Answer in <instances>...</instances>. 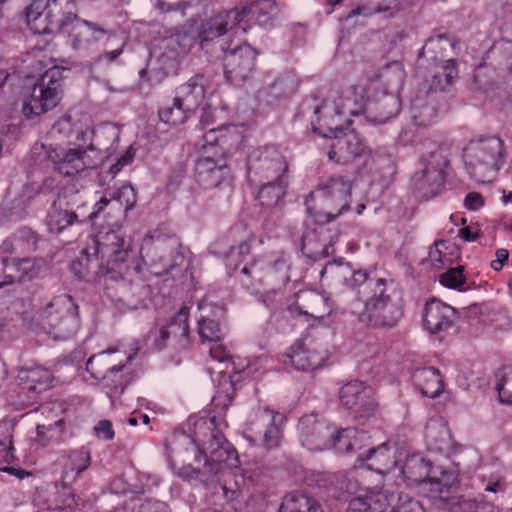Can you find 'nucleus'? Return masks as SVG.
<instances>
[{"instance_id": "2", "label": "nucleus", "mask_w": 512, "mask_h": 512, "mask_svg": "<svg viewBox=\"0 0 512 512\" xmlns=\"http://www.w3.org/2000/svg\"><path fill=\"white\" fill-rule=\"evenodd\" d=\"M275 0H255L248 6L222 10L207 19L199 30L200 42L206 47L210 42L241 29L244 33L253 25H272L279 13Z\"/></svg>"}, {"instance_id": "39", "label": "nucleus", "mask_w": 512, "mask_h": 512, "mask_svg": "<svg viewBox=\"0 0 512 512\" xmlns=\"http://www.w3.org/2000/svg\"><path fill=\"white\" fill-rule=\"evenodd\" d=\"M435 91L431 92V95H416L411 100V117L416 126L427 127L433 124L437 118V110L435 105L432 103V97Z\"/></svg>"}, {"instance_id": "6", "label": "nucleus", "mask_w": 512, "mask_h": 512, "mask_svg": "<svg viewBox=\"0 0 512 512\" xmlns=\"http://www.w3.org/2000/svg\"><path fill=\"white\" fill-rule=\"evenodd\" d=\"M504 141L494 135L471 139L464 148L470 176L481 183L490 182L506 161Z\"/></svg>"}, {"instance_id": "40", "label": "nucleus", "mask_w": 512, "mask_h": 512, "mask_svg": "<svg viewBox=\"0 0 512 512\" xmlns=\"http://www.w3.org/2000/svg\"><path fill=\"white\" fill-rule=\"evenodd\" d=\"M369 436L366 432L356 428H346L337 431L335 436V447L340 453H352L360 451L367 445Z\"/></svg>"}, {"instance_id": "30", "label": "nucleus", "mask_w": 512, "mask_h": 512, "mask_svg": "<svg viewBox=\"0 0 512 512\" xmlns=\"http://www.w3.org/2000/svg\"><path fill=\"white\" fill-rule=\"evenodd\" d=\"M86 150L83 147L53 148L48 151V158L54 163L57 172L64 176H74L90 166L86 161Z\"/></svg>"}, {"instance_id": "46", "label": "nucleus", "mask_w": 512, "mask_h": 512, "mask_svg": "<svg viewBox=\"0 0 512 512\" xmlns=\"http://www.w3.org/2000/svg\"><path fill=\"white\" fill-rule=\"evenodd\" d=\"M261 185L257 199L262 207L272 208L283 199L288 181H265Z\"/></svg>"}, {"instance_id": "55", "label": "nucleus", "mask_w": 512, "mask_h": 512, "mask_svg": "<svg viewBox=\"0 0 512 512\" xmlns=\"http://www.w3.org/2000/svg\"><path fill=\"white\" fill-rule=\"evenodd\" d=\"M499 381L496 389L501 402L512 404V365L504 367L499 371Z\"/></svg>"}, {"instance_id": "50", "label": "nucleus", "mask_w": 512, "mask_h": 512, "mask_svg": "<svg viewBox=\"0 0 512 512\" xmlns=\"http://www.w3.org/2000/svg\"><path fill=\"white\" fill-rule=\"evenodd\" d=\"M191 113L192 111L186 110L183 105L177 104L175 98L171 106L162 107L158 112L162 122L173 126L183 124Z\"/></svg>"}, {"instance_id": "35", "label": "nucleus", "mask_w": 512, "mask_h": 512, "mask_svg": "<svg viewBox=\"0 0 512 512\" xmlns=\"http://www.w3.org/2000/svg\"><path fill=\"white\" fill-rule=\"evenodd\" d=\"M41 237L29 227L23 226L16 230L1 245L4 253H31L38 248Z\"/></svg>"}, {"instance_id": "62", "label": "nucleus", "mask_w": 512, "mask_h": 512, "mask_svg": "<svg viewBox=\"0 0 512 512\" xmlns=\"http://www.w3.org/2000/svg\"><path fill=\"white\" fill-rule=\"evenodd\" d=\"M202 474L204 476H207L208 479L210 477H217L219 474H211L209 472V468L205 470V465L203 466V469H197L194 468L191 464L185 465L178 469L177 475L185 480H191L196 479L198 476Z\"/></svg>"}, {"instance_id": "22", "label": "nucleus", "mask_w": 512, "mask_h": 512, "mask_svg": "<svg viewBox=\"0 0 512 512\" xmlns=\"http://www.w3.org/2000/svg\"><path fill=\"white\" fill-rule=\"evenodd\" d=\"M195 178L201 187L214 189L222 185L230 186L232 182V172L223 154L215 156L207 154L197 159L195 164Z\"/></svg>"}, {"instance_id": "52", "label": "nucleus", "mask_w": 512, "mask_h": 512, "mask_svg": "<svg viewBox=\"0 0 512 512\" xmlns=\"http://www.w3.org/2000/svg\"><path fill=\"white\" fill-rule=\"evenodd\" d=\"M199 335L203 341L219 342L224 338V330L219 321L201 316L199 320Z\"/></svg>"}, {"instance_id": "23", "label": "nucleus", "mask_w": 512, "mask_h": 512, "mask_svg": "<svg viewBox=\"0 0 512 512\" xmlns=\"http://www.w3.org/2000/svg\"><path fill=\"white\" fill-rule=\"evenodd\" d=\"M339 398L354 417H369L374 414L378 406L373 389L358 380L346 383L340 389Z\"/></svg>"}, {"instance_id": "61", "label": "nucleus", "mask_w": 512, "mask_h": 512, "mask_svg": "<svg viewBox=\"0 0 512 512\" xmlns=\"http://www.w3.org/2000/svg\"><path fill=\"white\" fill-rule=\"evenodd\" d=\"M283 286H277V288H273L272 290L262 294L260 296V300L265 304L267 308L270 310H275L281 304L283 294L281 292V288Z\"/></svg>"}, {"instance_id": "28", "label": "nucleus", "mask_w": 512, "mask_h": 512, "mask_svg": "<svg viewBox=\"0 0 512 512\" xmlns=\"http://www.w3.org/2000/svg\"><path fill=\"white\" fill-rule=\"evenodd\" d=\"M315 131H319L324 137L332 138L328 158L338 164H347L352 162V154L348 149L344 129L340 127V122L328 121L327 115L319 117L318 127L314 126Z\"/></svg>"}, {"instance_id": "26", "label": "nucleus", "mask_w": 512, "mask_h": 512, "mask_svg": "<svg viewBox=\"0 0 512 512\" xmlns=\"http://www.w3.org/2000/svg\"><path fill=\"white\" fill-rule=\"evenodd\" d=\"M367 98L362 87L350 86L344 89L340 95L333 101L332 105L326 102L315 108V114H319L322 109L326 113L334 112L337 117L356 116L366 111Z\"/></svg>"}, {"instance_id": "19", "label": "nucleus", "mask_w": 512, "mask_h": 512, "mask_svg": "<svg viewBox=\"0 0 512 512\" xmlns=\"http://www.w3.org/2000/svg\"><path fill=\"white\" fill-rule=\"evenodd\" d=\"M297 430L301 444L311 451H322L335 444L336 431L323 417L311 413L303 415Z\"/></svg>"}, {"instance_id": "27", "label": "nucleus", "mask_w": 512, "mask_h": 512, "mask_svg": "<svg viewBox=\"0 0 512 512\" xmlns=\"http://www.w3.org/2000/svg\"><path fill=\"white\" fill-rule=\"evenodd\" d=\"M45 266L43 258H19L8 262L0 258V270H5L0 289L15 282L30 281L40 275Z\"/></svg>"}, {"instance_id": "59", "label": "nucleus", "mask_w": 512, "mask_h": 512, "mask_svg": "<svg viewBox=\"0 0 512 512\" xmlns=\"http://www.w3.org/2000/svg\"><path fill=\"white\" fill-rule=\"evenodd\" d=\"M464 268L458 266L451 268L440 276V283L448 288L457 289L465 283Z\"/></svg>"}, {"instance_id": "7", "label": "nucleus", "mask_w": 512, "mask_h": 512, "mask_svg": "<svg viewBox=\"0 0 512 512\" xmlns=\"http://www.w3.org/2000/svg\"><path fill=\"white\" fill-rule=\"evenodd\" d=\"M63 70L51 67L22 94V113L26 118L40 116L55 108L63 96Z\"/></svg>"}, {"instance_id": "56", "label": "nucleus", "mask_w": 512, "mask_h": 512, "mask_svg": "<svg viewBox=\"0 0 512 512\" xmlns=\"http://www.w3.org/2000/svg\"><path fill=\"white\" fill-rule=\"evenodd\" d=\"M381 77L386 80L388 84L397 89L400 88L405 79L403 64L398 61L387 64L381 73Z\"/></svg>"}, {"instance_id": "51", "label": "nucleus", "mask_w": 512, "mask_h": 512, "mask_svg": "<svg viewBox=\"0 0 512 512\" xmlns=\"http://www.w3.org/2000/svg\"><path fill=\"white\" fill-rule=\"evenodd\" d=\"M425 437L431 449L443 450L448 445V430L438 422L429 423L426 426Z\"/></svg>"}, {"instance_id": "18", "label": "nucleus", "mask_w": 512, "mask_h": 512, "mask_svg": "<svg viewBox=\"0 0 512 512\" xmlns=\"http://www.w3.org/2000/svg\"><path fill=\"white\" fill-rule=\"evenodd\" d=\"M258 52L248 44L224 49V75L231 84L243 85L255 73Z\"/></svg>"}, {"instance_id": "48", "label": "nucleus", "mask_w": 512, "mask_h": 512, "mask_svg": "<svg viewBox=\"0 0 512 512\" xmlns=\"http://www.w3.org/2000/svg\"><path fill=\"white\" fill-rule=\"evenodd\" d=\"M304 308L302 313L315 319H323L333 310L330 299L319 293L308 294Z\"/></svg>"}, {"instance_id": "63", "label": "nucleus", "mask_w": 512, "mask_h": 512, "mask_svg": "<svg viewBox=\"0 0 512 512\" xmlns=\"http://www.w3.org/2000/svg\"><path fill=\"white\" fill-rule=\"evenodd\" d=\"M483 504L482 500H478L475 498H465L461 497L455 504L452 506L453 512H477L480 505Z\"/></svg>"}, {"instance_id": "33", "label": "nucleus", "mask_w": 512, "mask_h": 512, "mask_svg": "<svg viewBox=\"0 0 512 512\" xmlns=\"http://www.w3.org/2000/svg\"><path fill=\"white\" fill-rule=\"evenodd\" d=\"M91 463V455L85 449L71 451L63 468L61 482H56L55 487L62 486L64 496H72L70 485L77 476L86 470Z\"/></svg>"}, {"instance_id": "32", "label": "nucleus", "mask_w": 512, "mask_h": 512, "mask_svg": "<svg viewBox=\"0 0 512 512\" xmlns=\"http://www.w3.org/2000/svg\"><path fill=\"white\" fill-rule=\"evenodd\" d=\"M197 28V35L191 29L176 28L169 36L165 37L162 41V48L165 50V54L172 59H177L187 55L192 47L194 46L196 39L200 42L199 30L201 26ZM204 48L202 45H200Z\"/></svg>"}, {"instance_id": "45", "label": "nucleus", "mask_w": 512, "mask_h": 512, "mask_svg": "<svg viewBox=\"0 0 512 512\" xmlns=\"http://www.w3.org/2000/svg\"><path fill=\"white\" fill-rule=\"evenodd\" d=\"M433 476H428L426 480L422 483L424 485V489L431 493L432 498H445L449 493L450 488L456 482V475L451 471L441 470L440 478L437 477V471H432Z\"/></svg>"}, {"instance_id": "47", "label": "nucleus", "mask_w": 512, "mask_h": 512, "mask_svg": "<svg viewBox=\"0 0 512 512\" xmlns=\"http://www.w3.org/2000/svg\"><path fill=\"white\" fill-rule=\"evenodd\" d=\"M21 379L26 381L29 390L41 393L50 388L52 373L47 368L35 366L25 370Z\"/></svg>"}, {"instance_id": "38", "label": "nucleus", "mask_w": 512, "mask_h": 512, "mask_svg": "<svg viewBox=\"0 0 512 512\" xmlns=\"http://www.w3.org/2000/svg\"><path fill=\"white\" fill-rule=\"evenodd\" d=\"M401 109L399 98L393 94L383 95L367 110V119L374 124H384L395 117Z\"/></svg>"}, {"instance_id": "36", "label": "nucleus", "mask_w": 512, "mask_h": 512, "mask_svg": "<svg viewBox=\"0 0 512 512\" xmlns=\"http://www.w3.org/2000/svg\"><path fill=\"white\" fill-rule=\"evenodd\" d=\"M204 95V77L202 75H195L177 88L174 98L177 104L183 105L186 110L194 112L203 100Z\"/></svg>"}, {"instance_id": "9", "label": "nucleus", "mask_w": 512, "mask_h": 512, "mask_svg": "<svg viewBox=\"0 0 512 512\" xmlns=\"http://www.w3.org/2000/svg\"><path fill=\"white\" fill-rule=\"evenodd\" d=\"M182 250V244L177 239L147 234L140 248L141 264L145 263L155 276L169 274L184 264L185 255Z\"/></svg>"}, {"instance_id": "58", "label": "nucleus", "mask_w": 512, "mask_h": 512, "mask_svg": "<svg viewBox=\"0 0 512 512\" xmlns=\"http://www.w3.org/2000/svg\"><path fill=\"white\" fill-rule=\"evenodd\" d=\"M347 146L352 154V161L357 157L362 156L368 150V146L364 139L355 130H344Z\"/></svg>"}, {"instance_id": "34", "label": "nucleus", "mask_w": 512, "mask_h": 512, "mask_svg": "<svg viewBox=\"0 0 512 512\" xmlns=\"http://www.w3.org/2000/svg\"><path fill=\"white\" fill-rule=\"evenodd\" d=\"M333 269V273L336 277L343 279V284L350 289H357L358 294L364 293L368 290L371 293L370 282H376L378 279L369 278L368 273L364 270H354L350 264L345 263L341 265H334L328 263V265L321 271V276L328 270Z\"/></svg>"}, {"instance_id": "31", "label": "nucleus", "mask_w": 512, "mask_h": 512, "mask_svg": "<svg viewBox=\"0 0 512 512\" xmlns=\"http://www.w3.org/2000/svg\"><path fill=\"white\" fill-rule=\"evenodd\" d=\"M289 363L297 370L310 371L323 366L326 359L325 351L317 347L296 341L286 353Z\"/></svg>"}, {"instance_id": "29", "label": "nucleus", "mask_w": 512, "mask_h": 512, "mask_svg": "<svg viewBox=\"0 0 512 512\" xmlns=\"http://www.w3.org/2000/svg\"><path fill=\"white\" fill-rule=\"evenodd\" d=\"M457 318V311L440 300L431 299L424 306L423 324L431 334L448 331L452 328Z\"/></svg>"}, {"instance_id": "1", "label": "nucleus", "mask_w": 512, "mask_h": 512, "mask_svg": "<svg viewBox=\"0 0 512 512\" xmlns=\"http://www.w3.org/2000/svg\"><path fill=\"white\" fill-rule=\"evenodd\" d=\"M244 374L245 371H237L229 376L222 375L211 401L213 415L200 417L194 422L192 441L205 459V470L209 468L211 474H223L228 461L234 457V451L220 429L219 420L232 403L236 384Z\"/></svg>"}, {"instance_id": "43", "label": "nucleus", "mask_w": 512, "mask_h": 512, "mask_svg": "<svg viewBox=\"0 0 512 512\" xmlns=\"http://www.w3.org/2000/svg\"><path fill=\"white\" fill-rule=\"evenodd\" d=\"M279 512H323L320 504L310 495L294 491L287 494Z\"/></svg>"}, {"instance_id": "14", "label": "nucleus", "mask_w": 512, "mask_h": 512, "mask_svg": "<svg viewBox=\"0 0 512 512\" xmlns=\"http://www.w3.org/2000/svg\"><path fill=\"white\" fill-rule=\"evenodd\" d=\"M346 512H423L420 503L388 491L369 492L349 501Z\"/></svg>"}, {"instance_id": "17", "label": "nucleus", "mask_w": 512, "mask_h": 512, "mask_svg": "<svg viewBox=\"0 0 512 512\" xmlns=\"http://www.w3.org/2000/svg\"><path fill=\"white\" fill-rule=\"evenodd\" d=\"M188 319L189 309L182 307L166 325L152 329L149 333L152 347L158 351L167 346H171L177 352L187 349L190 345Z\"/></svg>"}, {"instance_id": "12", "label": "nucleus", "mask_w": 512, "mask_h": 512, "mask_svg": "<svg viewBox=\"0 0 512 512\" xmlns=\"http://www.w3.org/2000/svg\"><path fill=\"white\" fill-rule=\"evenodd\" d=\"M105 295L126 309L146 308L152 299V289L141 277L127 275L115 281L105 282Z\"/></svg>"}, {"instance_id": "8", "label": "nucleus", "mask_w": 512, "mask_h": 512, "mask_svg": "<svg viewBox=\"0 0 512 512\" xmlns=\"http://www.w3.org/2000/svg\"><path fill=\"white\" fill-rule=\"evenodd\" d=\"M289 268L288 255L277 251L244 265L238 279L245 289L251 291L264 283L285 286L290 280Z\"/></svg>"}, {"instance_id": "21", "label": "nucleus", "mask_w": 512, "mask_h": 512, "mask_svg": "<svg viewBox=\"0 0 512 512\" xmlns=\"http://www.w3.org/2000/svg\"><path fill=\"white\" fill-rule=\"evenodd\" d=\"M446 160L440 152L430 154L427 163L420 172L412 177V187L419 197L428 200L436 196L444 186V167Z\"/></svg>"}, {"instance_id": "54", "label": "nucleus", "mask_w": 512, "mask_h": 512, "mask_svg": "<svg viewBox=\"0 0 512 512\" xmlns=\"http://www.w3.org/2000/svg\"><path fill=\"white\" fill-rule=\"evenodd\" d=\"M63 421L57 420L48 425L38 424L36 427L37 435L35 441L42 446L48 445L51 441H56L62 431Z\"/></svg>"}, {"instance_id": "16", "label": "nucleus", "mask_w": 512, "mask_h": 512, "mask_svg": "<svg viewBox=\"0 0 512 512\" xmlns=\"http://www.w3.org/2000/svg\"><path fill=\"white\" fill-rule=\"evenodd\" d=\"M39 319L63 334L74 333L79 325L78 306L69 295L54 297L38 311Z\"/></svg>"}, {"instance_id": "20", "label": "nucleus", "mask_w": 512, "mask_h": 512, "mask_svg": "<svg viewBox=\"0 0 512 512\" xmlns=\"http://www.w3.org/2000/svg\"><path fill=\"white\" fill-rule=\"evenodd\" d=\"M73 9L70 8L67 11L62 34L67 35L68 42L74 50L85 52L103 39L108 34V30L97 23L80 19Z\"/></svg>"}, {"instance_id": "24", "label": "nucleus", "mask_w": 512, "mask_h": 512, "mask_svg": "<svg viewBox=\"0 0 512 512\" xmlns=\"http://www.w3.org/2000/svg\"><path fill=\"white\" fill-rule=\"evenodd\" d=\"M401 455L396 445L385 442L360 453L356 463L359 467L385 475L399 465Z\"/></svg>"}, {"instance_id": "49", "label": "nucleus", "mask_w": 512, "mask_h": 512, "mask_svg": "<svg viewBox=\"0 0 512 512\" xmlns=\"http://www.w3.org/2000/svg\"><path fill=\"white\" fill-rule=\"evenodd\" d=\"M457 76L458 71L455 60L449 59L444 61L441 65V72L433 75L432 84L427 90V95H431V92L437 89L445 90L447 86L453 83Z\"/></svg>"}, {"instance_id": "37", "label": "nucleus", "mask_w": 512, "mask_h": 512, "mask_svg": "<svg viewBox=\"0 0 512 512\" xmlns=\"http://www.w3.org/2000/svg\"><path fill=\"white\" fill-rule=\"evenodd\" d=\"M412 381L421 394L428 398H436L444 390L440 372L434 367L416 369Z\"/></svg>"}, {"instance_id": "64", "label": "nucleus", "mask_w": 512, "mask_h": 512, "mask_svg": "<svg viewBox=\"0 0 512 512\" xmlns=\"http://www.w3.org/2000/svg\"><path fill=\"white\" fill-rule=\"evenodd\" d=\"M95 435L102 440L110 441L114 438L113 425L109 420H100L94 426Z\"/></svg>"}, {"instance_id": "5", "label": "nucleus", "mask_w": 512, "mask_h": 512, "mask_svg": "<svg viewBox=\"0 0 512 512\" xmlns=\"http://www.w3.org/2000/svg\"><path fill=\"white\" fill-rule=\"evenodd\" d=\"M351 189V182L342 176L323 181L306 197L307 213L318 224L335 220L349 209Z\"/></svg>"}, {"instance_id": "42", "label": "nucleus", "mask_w": 512, "mask_h": 512, "mask_svg": "<svg viewBox=\"0 0 512 512\" xmlns=\"http://www.w3.org/2000/svg\"><path fill=\"white\" fill-rule=\"evenodd\" d=\"M337 237H331L328 243L320 244L316 231H310L302 236L301 250L303 254L314 261L327 258L334 253L333 246Z\"/></svg>"}, {"instance_id": "60", "label": "nucleus", "mask_w": 512, "mask_h": 512, "mask_svg": "<svg viewBox=\"0 0 512 512\" xmlns=\"http://www.w3.org/2000/svg\"><path fill=\"white\" fill-rule=\"evenodd\" d=\"M440 246H445V241H435L428 253V261L431 263V266L436 269H442L448 260L441 251Z\"/></svg>"}, {"instance_id": "13", "label": "nucleus", "mask_w": 512, "mask_h": 512, "mask_svg": "<svg viewBox=\"0 0 512 512\" xmlns=\"http://www.w3.org/2000/svg\"><path fill=\"white\" fill-rule=\"evenodd\" d=\"M286 417L267 407H258L250 414L246 424L247 437L254 442H261L265 448L278 447L282 439V427Z\"/></svg>"}, {"instance_id": "3", "label": "nucleus", "mask_w": 512, "mask_h": 512, "mask_svg": "<svg viewBox=\"0 0 512 512\" xmlns=\"http://www.w3.org/2000/svg\"><path fill=\"white\" fill-rule=\"evenodd\" d=\"M95 250L99 251L105 265V282L142 272L141 255L130 237L120 230L98 235Z\"/></svg>"}, {"instance_id": "57", "label": "nucleus", "mask_w": 512, "mask_h": 512, "mask_svg": "<svg viewBox=\"0 0 512 512\" xmlns=\"http://www.w3.org/2000/svg\"><path fill=\"white\" fill-rule=\"evenodd\" d=\"M251 251V239H245L238 245L232 246L226 256V265L237 270L238 263L243 260Z\"/></svg>"}, {"instance_id": "44", "label": "nucleus", "mask_w": 512, "mask_h": 512, "mask_svg": "<svg viewBox=\"0 0 512 512\" xmlns=\"http://www.w3.org/2000/svg\"><path fill=\"white\" fill-rule=\"evenodd\" d=\"M114 353L113 350L103 351L97 355H93L86 362L87 371L94 378H105L107 373H118L123 370L125 364H111L110 355Z\"/></svg>"}, {"instance_id": "15", "label": "nucleus", "mask_w": 512, "mask_h": 512, "mask_svg": "<svg viewBox=\"0 0 512 512\" xmlns=\"http://www.w3.org/2000/svg\"><path fill=\"white\" fill-rule=\"evenodd\" d=\"M84 201L78 191H63L52 202L46 215V226L49 232L60 234L75 224L82 223L79 210Z\"/></svg>"}, {"instance_id": "25", "label": "nucleus", "mask_w": 512, "mask_h": 512, "mask_svg": "<svg viewBox=\"0 0 512 512\" xmlns=\"http://www.w3.org/2000/svg\"><path fill=\"white\" fill-rule=\"evenodd\" d=\"M71 272L79 279L93 284H100L105 291V265L99 251L95 250V239L92 244L81 250L70 264Z\"/></svg>"}, {"instance_id": "41", "label": "nucleus", "mask_w": 512, "mask_h": 512, "mask_svg": "<svg viewBox=\"0 0 512 512\" xmlns=\"http://www.w3.org/2000/svg\"><path fill=\"white\" fill-rule=\"evenodd\" d=\"M400 472L410 483H423L432 472V467L420 454H412L406 457Z\"/></svg>"}, {"instance_id": "4", "label": "nucleus", "mask_w": 512, "mask_h": 512, "mask_svg": "<svg viewBox=\"0 0 512 512\" xmlns=\"http://www.w3.org/2000/svg\"><path fill=\"white\" fill-rule=\"evenodd\" d=\"M371 293L364 300L361 311H352L359 324L370 329H392L403 316V306L396 298L392 281L379 278L370 282Z\"/></svg>"}, {"instance_id": "11", "label": "nucleus", "mask_w": 512, "mask_h": 512, "mask_svg": "<svg viewBox=\"0 0 512 512\" xmlns=\"http://www.w3.org/2000/svg\"><path fill=\"white\" fill-rule=\"evenodd\" d=\"M287 172V162L274 146L256 148L248 156L247 177L250 183L287 181Z\"/></svg>"}, {"instance_id": "10", "label": "nucleus", "mask_w": 512, "mask_h": 512, "mask_svg": "<svg viewBox=\"0 0 512 512\" xmlns=\"http://www.w3.org/2000/svg\"><path fill=\"white\" fill-rule=\"evenodd\" d=\"M72 0H34L25 11L26 23L34 34L61 33Z\"/></svg>"}, {"instance_id": "53", "label": "nucleus", "mask_w": 512, "mask_h": 512, "mask_svg": "<svg viewBox=\"0 0 512 512\" xmlns=\"http://www.w3.org/2000/svg\"><path fill=\"white\" fill-rule=\"evenodd\" d=\"M114 202L123 207L126 215L137 203V192L130 184H124L114 190H111Z\"/></svg>"}]
</instances>
